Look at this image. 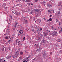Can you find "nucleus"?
I'll list each match as a JSON object with an SVG mask.
<instances>
[{"mask_svg": "<svg viewBox=\"0 0 62 62\" xmlns=\"http://www.w3.org/2000/svg\"><path fill=\"white\" fill-rule=\"evenodd\" d=\"M33 32L34 33H36V30H34Z\"/></svg>", "mask_w": 62, "mask_h": 62, "instance_id": "c9c22d12", "label": "nucleus"}, {"mask_svg": "<svg viewBox=\"0 0 62 62\" xmlns=\"http://www.w3.org/2000/svg\"><path fill=\"white\" fill-rule=\"evenodd\" d=\"M6 6V3H4L3 5L4 8H5V6Z\"/></svg>", "mask_w": 62, "mask_h": 62, "instance_id": "ddd939ff", "label": "nucleus"}, {"mask_svg": "<svg viewBox=\"0 0 62 62\" xmlns=\"http://www.w3.org/2000/svg\"><path fill=\"white\" fill-rule=\"evenodd\" d=\"M61 9H62V8H59V10H61Z\"/></svg>", "mask_w": 62, "mask_h": 62, "instance_id": "c03bdc74", "label": "nucleus"}, {"mask_svg": "<svg viewBox=\"0 0 62 62\" xmlns=\"http://www.w3.org/2000/svg\"><path fill=\"white\" fill-rule=\"evenodd\" d=\"M49 21H52V19L51 18H50L49 19Z\"/></svg>", "mask_w": 62, "mask_h": 62, "instance_id": "cd10ccee", "label": "nucleus"}, {"mask_svg": "<svg viewBox=\"0 0 62 62\" xmlns=\"http://www.w3.org/2000/svg\"><path fill=\"white\" fill-rule=\"evenodd\" d=\"M18 1L19 2H20V1H21V0H18Z\"/></svg>", "mask_w": 62, "mask_h": 62, "instance_id": "e2e57ef3", "label": "nucleus"}, {"mask_svg": "<svg viewBox=\"0 0 62 62\" xmlns=\"http://www.w3.org/2000/svg\"><path fill=\"white\" fill-rule=\"evenodd\" d=\"M36 32H39V30H36Z\"/></svg>", "mask_w": 62, "mask_h": 62, "instance_id": "09e8293b", "label": "nucleus"}, {"mask_svg": "<svg viewBox=\"0 0 62 62\" xmlns=\"http://www.w3.org/2000/svg\"><path fill=\"white\" fill-rule=\"evenodd\" d=\"M50 54L52 55L53 54V53L52 52H51L50 53Z\"/></svg>", "mask_w": 62, "mask_h": 62, "instance_id": "79ce46f5", "label": "nucleus"}, {"mask_svg": "<svg viewBox=\"0 0 62 62\" xmlns=\"http://www.w3.org/2000/svg\"><path fill=\"white\" fill-rule=\"evenodd\" d=\"M35 14H36V15H35L36 17L37 18V17H38V14L37 13Z\"/></svg>", "mask_w": 62, "mask_h": 62, "instance_id": "6ab92c4d", "label": "nucleus"}, {"mask_svg": "<svg viewBox=\"0 0 62 62\" xmlns=\"http://www.w3.org/2000/svg\"><path fill=\"white\" fill-rule=\"evenodd\" d=\"M61 39H59L58 40H56V42H60L61 41Z\"/></svg>", "mask_w": 62, "mask_h": 62, "instance_id": "39448f33", "label": "nucleus"}, {"mask_svg": "<svg viewBox=\"0 0 62 62\" xmlns=\"http://www.w3.org/2000/svg\"><path fill=\"white\" fill-rule=\"evenodd\" d=\"M27 60V61H28L29 60V59L28 60Z\"/></svg>", "mask_w": 62, "mask_h": 62, "instance_id": "8fccbe9b", "label": "nucleus"}, {"mask_svg": "<svg viewBox=\"0 0 62 62\" xmlns=\"http://www.w3.org/2000/svg\"><path fill=\"white\" fill-rule=\"evenodd\" d=\"M60 13H60V12H58V14H60Z\"/></svg>", "mask_w": 62, "mask_h": 62, "instance_id": "a19ab883", "label": "nucleus"}, {"mask_svg": "<svg viewBox=\"0 0 62 62\" xmlns=\"http://www.w3.org/2000/svg\"><path fill=\"white\" fill-rule=\"evenodd\" d=\"M48 12H49V14H51V11H50L49 10L48 11Z\"/></svg>", "mask_w": 62, "mask_h": 62, "instance_id": "aec40b11", "label": "nucleus"}, {"mask_svg": "<svg viewBox=\"0 0 62 62\" xmlns=\"http://www.w3.org/2000/svg\"><path fill=\"white\" fill-rule=\"evenodd\" d=\"M45 21L46 22V23H48L49 22V19H48V20H47L46 19H45Z\"/></svg>", "mask_w": 62, "mask_h": 62, "instance_id": "9d476101", "label": "nucleus"}, {"mask_svg": "<svg viewBox=\"0 0 62 62\" xmlns=\"http://www.w3.org/2000/svg\"><path fill=\"white\" fill-rule=\"evenodd\" d=\"M23 62H27V61L26 59H25L24 61H23Z\"/></svg>", "mask_w": 62, "mask_h": 62, "instance_id": "a878e982", "label": "nucleus"}, {"mask_svg": "<svg viewBox=\"0 0 62 62\" xmlns=\"http://www.w3.org/2000/svg\"><path fill=\"white\" fill-rule=\"evenodd\" d=\"M43 56H46V54H45V53H43L42 55Z\"/></svg>", "mask_w": 62, "mask_h": 62, "instance_id": "1a4fd4ad", "label": "nucleus"}, {"mask_svg": "<svg viewBox=\"0 0 62 62\" xmlns=\"http://www.w3.org/2000/svg\"><path fill=\"white\" fill-rule=\"evenodd\" d=\"M4 49H5L4 48H2L1 49V51H4Z\"/></svg>", "mask_w": 62, "mask_h": 62, "instance_id": "c756f323", "label": "nucleus"}, {"mask_svg": "<svg viewBox=\"0 0 62 62\" xmlns=\"http://www.w3.org/2000/svg\"><path fill=\"white\" fill-rule=\"evenodd\" d=\"M59 25H61V24L62 23H61V22H59Z\"/></svg>", "mask_w": 62, "mask_h": 62, "instance_id": "72a5a7b5", "label": "nucleus"}, {"mask_svg": "<svg viewBox=\"0 0 62 62\" xmlns=\"http://www.w3.org/2000/svg\"><path fill=\"white\" fill-rule=\"evenodd\" d=\"M25 39V37H24L23 38V39H24H24Z\"/></svg>", "mask_w": 62, "mask_h": 62, "instance_id": "de8ad7c7", "label": "nucleus"}, {"mask_svg": "<svg viewBox=\"0 0 62 62\" xmlns=\"http://www.w3.org/2000/svg\"><path fill=\"white\" fill-rule=\"evenodd\" d=\"M52 27V29H53V28H54V27L52 26V27Z\"/></svg>", "mask_w": 62, "mask_h": 62, "instance_id": "6e6d98bb", "label": "nucleus"}, {"mask_svg": "<svg viewBox=\"0 0 62 62\" xmlns=\"http://www.w3.org/2000/svg\"><path fill=\"white\" fill-rule=\"evenodd\" d=\"M16 13V11L14 10L12 12V13H14V14H15Z\"/></svg>", "mask_w": 62, "mask_h": 62, "instance_id": "6e6552de", "label": "nucleus"}, {"mask_svg": "<svg viewBox=\"0 0 62 62\" xmlns=\"http://www.w3.org/2000/svg\"><path fill=\"white\" fill-rule=\"evenodd\" d=\"M38 0H35V1L36 2H37L38 1Z\"/></svg>", "mask_w": 62, "mask_h": 62, "instance_id": "864d4df0", "label": "nucleus"}, {"mask_svg": "<svg viewBox=\"0 0 62 62\" xmlns=\"http://www.w3.org/2000/svg\"><path fill=\"white\" fill-rule=\"evenodd\" d=\"M52 1V2H54V0H51Z\"/></svg>", "mask_w": 62, "mask_h": 62, "instance_id": "0e129e2a", "label": "nucleus"}, {"mask_svg": "<svg viewBox=\"0 0 62 62\" xmlns=\"http://www.w3.org/2000/svg\"><path fill=\"white\" fill-rule=\"evenodd\" d=\"M27 4H28V5H30V3H27Z\"/></svg>", "mask_w": 62, "mask_h": 62, "instance_id": "5fc2aeb1", "label": "nucleus"}, {"mask_svg": "<svg viewBox=\"0 0 62 62\" xmlns=\"http://www.w3.org/2000/svg\"><path fill=\"white\" fill-rule=\"evenodd\" d=\"M14 36H15V35H13L12 36V39H13L14 37Z\"/></svg>", "mask_w": 62, "mask_h": 62, "instance_id": "7c9ffc66", "label": "nucleus"}, {"mask_svg": "<svg viewBox=\"0 0 62 62\" xmlns=\"http://www.w3.org/2000/svg\"><path fill=\"white\" fill-rule=\"evenodd\" d=\"M20 55H23V52L22 51L20 52Z\"/></svg>", "mask_w": 62, "mask_h": 62, "instance_id": "4468645a", "label": "nucleus"}, {"mask_svg": "<svg viewBox=\"0 0 62 62\" xmlns=\"http://www.w3.org/2000/svg\"><path fill=\"white\" fill-rule=\"evenodd\" d=\"M2 62H6V61L4 60L3 61H2Z\"/></svg>", "mask_w": 62, "mask_h": 62, "instance_id": "58836bf2", "label": "nucleus"}, {"mask_svg": "<svg viewBox=\"0 0 62 62\" xmlns=\"http://www.w3.org/2000/svg\"><path fill=\"white\" fill-rule=\"evenodd\" d=\"M37 21L38 22H39V23H40V22H41V20L40 19H38L37 20Z\"/></svg>", "mask_w": 62, "mask_h": 62, "instance_id": "dca6fc26", "label": "nucleus"}, {"mask_svg": "<svg viewBox=\"0 0 62 62\" xmlns=\"http://www.w3.org/2000/svg\"><path fill=\"white\" fill-rule=\"evenodd\" d=\"M44 33H45L44 34H45V36H46V35H47V34H48V33L47 32H46V33H45L44 32Z\"/></svg>", "mask_w": 62, "mask_h": 62, "instance_id": "4be33fe9", "label": "nucleus"}, {"mask_svg": "<svg viewBox=\"0 0 62 62\" xmlns=\"http://www.w3.org/2000/svg\"><path fill=\"white\" fill-rule=\"evenodd\" d=\"M19 15H20V13H17L16 14V15H17V16H19Z\"/></svg>", "mask_w": 62, "mask_h": 62, "instance_id": "2eb2a0df", "label": "nucleus"}, {"mask_svg": "<svg viewBox=\"0 0 62 62\" xmlns=\"http://www.w3.org/2000/svg\"><path fill=\"white\" fill-rule=\"evenodd\" d=\"M58 28H59V29L60 28V27H59L58 28Z\"/></svg>", "mask_w": 62, "mask_h": 62, "instance_id": "69168bd1", "label": "nucleus"}, {"mask_svg": "<svg viewBox=\"0 0 62 62\" xmlns=\"http://www.w3.org/2000/svg\"><path fill=\"white\" fill-rule=\"evenodd\" d=\"M61 32H62V31H61V30L60 31H59V33L60 34V33H61Z\"/></svg>", "mask_w": 62, "mask_h": 62, "instance_id": "473e14b6", "label": "nucleus"}, {"mask_svg": "<svg viewBox=\"0 0 62 62\" xmlns=\"http://www.w3.org/2000/svg\"><path fill=\"white\" fill-rule=\"evenodd\" d=\"M28 58H28V57L27 58H26V59H28Z\"/></svg>", "mask_w": 62, "mask_h": 62, "instance_id": "774afa93", "label": "nucleus"}, {"mask_svg": "<svg viewBox=\"0 0 62 62\" xmlns=\"http://www.w3.org/2000/svg\"><path fill=\"white\" fill-rule=\"evenodd\" d=\"M40 30H42V28H40Z\"/></svg>", "mask_w": 62, "mask_h": 62, "instance_id": "603ef678", "label": "nucleus"}, {"mask_svg": "<svg viewBox=\"0 0 62 62\" xmlns=\"http://www.w3.org/2000/svg\"><path fill=\"white\" fill-rule=\"evenodd\" d=\"M26 2H31V0H27Z\"/></svg>", "mask_w": 62, "mask_h": 62, "instance_id": "a211bd4d", "label": "nucleus"}, {"mask_svg": "<svg viewBox=\"0 0 62 62\" xmlns=\"http://www.w3.org/2000/svg\"><path fill=\"white\" fill-rule=\"evenodd\" d=\"M42 42H43V43H45V40H42Z\"/></svg>", "mask_w": 62, "mask_h": 62, "instance_id": "b1692460", "label": "nucleus"}, {"mask_svg": "<svg viewBox=\"0 0 62 62\" xmlns=\"http://www.w3.org/2000/svg\"><path fill=\"white\" fill-rule=\"evenodd\" d=\"M16 26L17 27V23H16L15 24V26L14 28H13V30H15V29L16 28Z\"/></svg>", "mask_w": 62, "mask_h": 62, "instance_id": "f03ea898", "label": "nucleus"}, {"mask_svg": "<svg viewBox=\"0 0 62 62\" xmlns=\"http://www.w3.org/2000/svg\"><path fill=\"white\" fill-rule=\"evenodd\" d=\"M16 54L15 55V56L16 57H18V55L19 54V51L17 50V49H16Z\"/></svg>", "mask_w": 62, "mask_h": 62, "instance_id": "f257e3e1", "label": "nucleus"}, {"mask_svg": "<svg viewBox=\"0 0 62 62\" xmlns=\"http://www.w3.org/2000/svg\"><path fill=\"white\" fill-rule=\"evenodd\" d=\"M8 39V36H6L5 37V39Z\"/></svg>", "mask_w": 62, "mask_h": 62, "instance_id": "393cba45", "label": "nucleus"}, {"mask_svg": "<svg viewBox=\"0 0 62 62\" xmlns=\"http://www.w3.org/2000/svg\"><path fill=\"white\" fill-rule=\"evenodd\" d=\"M52 11H53V13H54V10H53Z\"/></svg>", "mask_w": 62, "mask_h": 62, "instance_id": "680f3d73", "label": "nucleus"}, {"mask_svg": "<svg viewBox=\"0 0 62 62\" xmlns=\"http://www.w3.org/2000/svg\"><path fill=\"white\" fill-rule=\"evenodd\" d=\"M10 18L9 19V22H10L11 21V20H12V16H10Z\"/></svg>", "mask_w": 62, "mask_h": 62, "instance_id": "7ed1b4c3", "label": "nucleus"}, {"mask_svg": "<svg viewBox=\"0 0 62 62\" xmlns=\"http://www.w3.org/2000/svg\"><path fill=\"white\" fill-rule=\"evenodd\" d=\"M21 43H22V41H20L19 42H18V46H19L20 47V44Z\"/></svg>", "mask_w": 62, "mask_h": 62, "instance_id": "423d86ee", "label": "nucleus"}, {"mask_svg": "<svg viewBox=\"0 0 62 62\" xmlns=\"http://www.w3.org/2000/svg\"><path fill=\"white\" fill-rule=\"evenodd\" d=\"M31 56V55H30L29 57H28V58L30 57V56Z\"/></svg>", "mask_w": 62, "mask_h": 62, "instance_id": "3c124183", "label": "nucleus"}, {"mask_svg": "<svg viewBox=\"0 0 62 62\" xmlns=\"http://www.w3.org/2000/svg\"><path fill=\"white\" fill-rule=\"evenodd\" d=\"M8 42H10V41H11L10 40H9L8 41Z\"/></svg>", "mask_w": 62, "mask_h": 62, "instance_id": "49530a36", "label": "nucleus"}, {"mask_svg": "<svg viewBox=\"0 0 62 62\" xmlns=\"http://www.w3.org/2000/svg\"><path fill=\"white\" fill-rule=\"evenodd\" d=\"M52 15H50V17H52Z\"/></svg>", "mask_w": 62, "mask_h": 62, "instance_id": "4d7b16f0", "label": "nucleus"}, {"mask_svg": "<svg viewBox=\"0 0 62 62\" xmlns=\"http://www.w3.org/2000/svg\"><path fill=\"white\" fill-rule=\"evenodd\" d=\"M53 35H56V33L55 32H53V33H52Z\"/></svg>", "mask_w": 62, "mask_h": 62, "instance_id": "f8f14e48", "label": "nucleus"}, {"mask_svg": "<svg viewBox=\"0 0 62 62\" xmlns=\"http://www.w3.org/2000/svg\"><path fill=\"white\" fill-rule=\"evenodd\" d=\"M47 6L48 7V8H51L52 7V5H51V4H48L47 5Z\"/></svg>", "mask_w": 62, "mask_h": 62, "instance_id": "20e7f679", "label": "nucleus"}, {"mask_svg": "<svg viewBox=\"0 0 62 62\" xmlns=\"http://www.w3.org/2000/svg\"><path fill=\"white\" fill-rule=\"evenodd\" d=\"M19 4H17L16 5V6H18V5H19Z\"/></svg>", "mask_w": 62, "mask_h": 62, "instance_id": "bf43d9fd", "label": "nucleus"}, {"mask_svg": "<svg viewBox=\"0 0 62 62\" xmlns=\"http://www.w3.org/2000/svg\"><path fill=\"white\" fill-rule=\"evenodd\" d=\"M61 2H59V6H61Z\"/></svg>", "mask_w": 62, "mask_h": 62, "instance_id": "5701e85b", "label": "nucleus"}, {"mask_svg": "<svg viewBox=\"0 0 62 62\" xmlns=\"http://www.w3.org/2000/svg\"><path fill=\"white\" fill-rule=\"evenodd\" d=\"M22 30H21L19 32V33H22Z\"/></svg>", "mask_w": 62, "mask_h": 62, "instance_id": "bb28decb", "label": "nucleus"}, {"mask_svg": "<svg viewBox=\"0 0 62 62\" xmlns=\"http://www.w3.org/2000/svg\"><path fill=\"white\" fill-rule=\"evenodd\" d=\"M24 23H27V20H25Z\"/></svg>", "mask_w": 62, "mask_h": 62, "instance_id": "f3484780", "label": "nucleus"}, {"mask_svg": "<svg viewBox=\"0 0 62 62\" xmlns=\"http://www.w3.org/2000/svg\"><path fill=\"white\" fill-rule=\"evenodd\" d=\"M16 43H17L19 41V39H17L16 40Z\"/></svg>", "mask_w": 62, "mask_h": 62, "instance_id": "9b49d317", "label": "nucleus"}, {"mask_svg": "<svg viewBox=\"0 0 62 62\" xmlns=\"http://www.w3.org/2000/svg\"><path fill=\"white\" fill-rule=\"evenodd\" d=\"M20 45H21V46H22V44L21 43V44H20Z\"/></svg>", "mask_w": 62, "mask_h": 62, "instance_id": "13d9d810", "label": "nucleus"}, {"mask_svg": "<svg viewBox=\"0 0 62 62\" xmlns=\"http://www.w3.org/2000/svg\"><path fill=\"white\" fill-rule=\"evenodd\" d=\"M30 14H33V12H31Z\"/></svg>", "mask_w": 62, "mask_h": 62, "instance_id": "a18cd8bd", "label": "nucleus"}, {"mask_svg": "<svg viewBox=\"0 0 62 62\" xmlns=\"http://www.w3.org/2000/svg\"><path fill=\"white\" fill-rule=\"evenodd\" d=\"M8 37H9V38H10V36H8Z\"/></svg>", "mask_w": 62, "mask_h": 62, "instance_id": "338daca9", "label": "nucleus"}, {"mask_svg": "<svg viewBox=\"0 0 62 62\" xmlns=\"http://www.w3.org/2000/svg\"><path fill=\"white\" fill-rule=\"evenodd\" d=\"M49 10L50 11H53V9L51 8L50 10Z\"/></svg>", "mask_w": 62, "mask_h": 62, "instance_id": "f704fd0d", "label": "nucleus"}, {"mask_svg": "<svg viewBox=\"0 0 62 62\" xmlns=\"http://www.w3.org/2000/svg\"><path fill=\"white\" fill-rule=\"evenodd\" d=\"M39 11V10L38 9H35V14H36V13H37V12Z\"/></svg>", "mask_w": 62, "mask_h": 62, "instance_id": "0eeeda50", "label": "nucleus"}, {"mask_svg": "<svg viewBox=\"0 0 62 62\" xmlns=\"http://www.w3.org/2000/svg\"><path fill=\"white\" fill-rule=\"evenodd\" d=\"M27 54H29V53H28V52H25Z\"/></svg>", "mask_w": 62, "mask_h": 62, "instance_id": "4c0bfd02", "label": "nucleus"}, {"mask_svg": "<svg viewBox=\"0 0 62 62\" xmlns=\"http://www.w3.org/2000/svg\"><path fill=\"white\" fill-rule=\"evenodd\" d=\"M11 57V56H9L8 57H7L6 58H7V59H9V58H10Z\"/></svg>", "mask_w": 62, "mask_h": 62, "instance_id": "412c9836", "label": "nucleus"}, {"mask_svg": "<svg viewBox=\"0 0 62 62\" xmlns=\"http://www.w3.org/2000/svg\"><path fill=\"white\" fill-rule=\"evenodd\" d=\"M43 3L44 4V6H45V1L43 2Z\"/></svg>", "mask_w": 62, "mask_h": 62, "instance_id": "e433bc0d", "label": "nucleus"}, {"mask_svg": "<svg viewBox=\"0 0 62 62\" xmlns=\"http://www.w3.org/2000/svg\"><path fill=\"white\" fill-rule=\"evenodd\" d=\"M3 59V58H2V59H0V62H2V60Z\"/></svg>", "mask_w": 62, "mask_h": 62, "instance_id": "c85d7f7f", "label": "nucleus"}, {"mask_svg": "<svg viewBox=\"0 0 62 62\" xmlns=\"http://www.w3.org/2000/svg\"><path fill=\"white\" fill-rule=\"evenodd\" d=\"M56 22L57 23H58V20L57 19H56Z\"/></svg>", "mask_w": 62, "mask_h": 62, "instance_id": "ea45409f", "label": "nucleus"}, {"mask_svg": "<svg viewBox=\"0 0 62 62\" xmlns=\"http://www.w3.org/2000/svg\"><path fill=\"white\" fill-rule=\"evenodd\" d=\"M34 29H32L31 30V31H32L33 32H34Z\"/></svg>", "mask_w": 62, "mask_h": 62, "instance_id": "37998d69", "label": "nucleus"}, {"mask_svg": "<svg viewBox=\"0 0 62 62\" xmlns=\"http://www.w3.org/2000/svg\"><path fill=\"white\" fill-rule=\"evenodd\" d=\"M42 43H43V42H41V44H42Z\"/></svg>", "mask_w": 62, "mask_h": 62, "instance_id": "052dcab7", "label": "nucleus"}, {"mask_svg": "<svg viewBox=\"0 0 62 62\" xmlns=\"http://www.w3.org/2000/svg\"><path fill=\"white\" fill-rule=\"evenodd\" d=\"M36 40H40V38H39L38 39H36Z\"/></svg>", "mask_w": 62, "mask_h": 62, "instance_id": "2f4dec72", "label": "nucleus"}]
</instances>
